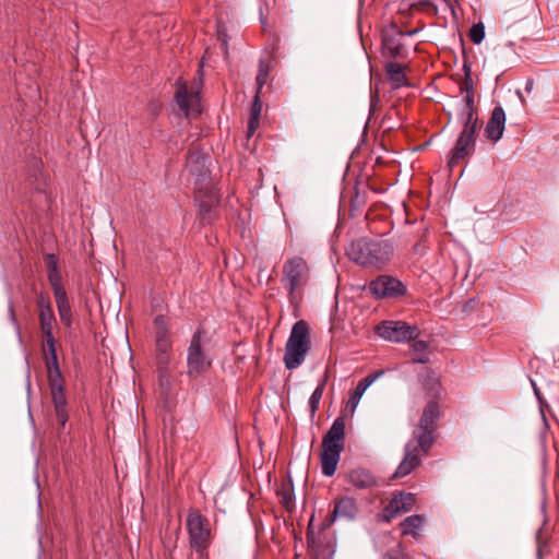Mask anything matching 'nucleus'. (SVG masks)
<instances>
[{
	"instance_id": "58836bf2",
	"label": "nucleus",
	"mask_w": 559,
	"mask_h": 559,
	"mask_svg": "<svg viewBox=\"0 0 559 559\" xmlns=\"http://www.w3.org/2000/svg\"><path fill=\"white\" fill-rule=\"evenodd\" d=\"M382 559H408L407 556L403 552L401 549V546L397 545L396 547L390 549L386 551Z\"/></svg>"
},
{
	"instance_id": "412c9836",
	"label": "nucleus",
	"mask_w": 559,
	"mask_h": 559,
	"mask_svg": "<svg viewBox=\"0 0 559 559\" xmlns=\"http://www.w3.org/2000/svg\"><path fill=\"white\" fill-rule=\"evenodd\" d=\"M199 214L203 223H211L215 217V206L218 204L219 199L214 191H210L205 195L198 199Z\"/></svg>"
},
{
	"instance_id": "c9c22d12",
	"label": "nucleus",
	"mask_w": 559,
	"mask_h": 559,
	"mask_svg": "<svg viewBox=\"0 0 559 559\" xmlns=\"http://www.w3.org/2000/svg\"><path fill=\"white\" fill-rule=\"evenodd\" d=\"M269 76V66L264 61L259 63V73L257 75V85L260 88L266 83Z\"/></svg>"
},
{
	"instance_id": "c85d7f7f",
	"label": "nucleus",
	"mask_w": 559,
	"mask_h": 559,
	"mask_svg": "<svg viewBox=\"0 0 559 559\" xmlns=\"http://www.w3.org/2000/svg\"><path fill=\"white\" fill-rule=\"evenodd\" d=\"M47 278L51 286L55 298H59V297L68 295L66 287L63 285V282H62V276H61L60 271L47 274Z\"/></svg>"
},
{
	"instance_id": "6e6552de",
	"label": "nucleus",
	"mask_w": 559,
	"mask_h": 559,
	"mask_svg": "<svg viewBox=\"0 0 559 559\" xmlns=\"http://www.w3.org/2000/svg\"><path fill=\"white\" fill-rule=\"evenodd\" d=\"M377 333L383 340L402 343L417 338L420 331L416 324L404 321H383L377 326Z\"/></svg>"
},
{
	"instance_id": "a18cd8bd",
	"label": "nucleus",
	"mask_w": 559,
	"mask_h": 559,
	"mask_svg": "<svg viewBox=\"0 0 559 559\" xmlns=\"http://www.w3.org/2000/svg\"><path fill=\"white\" fill-rule=\"evenodd\" d=\"M283 502L288 508L289 503L292 502V496L289 492H285L283 495Z\"/></svg>"
},
{
	"instance_id": "5701e85b",
	"label": "nucleus",
	"mask_w": 559,
	"mask_h": 559,
	"mask_svg": "<svg viewBox=\"0 0 559 559\" xmlns=\"http://www.w3.org/2000/svg\"><path fill=\"white\" fill-rule=\"evenodd\" d=\"M40 333L44 337L43 345H53L57 343L53 335V326L56 324V316H38Z\"/></svg>"
},
{
	"instance_id": "473e14b6",
	"label": "nucleus",
	"mask_w": 559,
	"mask_h": 559,
	"mask_svg": "<svg viewBox=\"0 0 559 559\" xmlns=\"http://www.w3.org/2000/svg\"><path fill=\"white\" fill-rule=\"evenodd\" d=\"M465 78L461 84V92L465 94H474V82L471 74V66L464 63L463 66Z\"/></svg>"
},
{
	"instance_id": "c756f323",
	"label": "nucleus",
	"mask_w": 559,
	"mask_h": 559,
	"mask_svg": "<svg viewBox=\"0 0 559 559\" xmlns=\"http://www.w3.org/2000/svg\"><path fill=\"white\" fill-rule=\"evenodd\" d=\"M325 388V380H323L321 383L317 385L314 391L312 392L310 399H309V407L311 412V416H314L319 408L320 401L322 399L323 392Z\"/></svg>"
},
{
	"instance_id": "0eeeda50",
	"label": "nucleus",
	"mask_w": 559,
	"mask_h": 559,
	"mask_svg": "<svg viewBox=\"0 0 559 559\" xmlns=\"http://www.w3.org/2000/svg\"><path fill=\"white\" fill-rule=\"evenodd\" d=\"M187 530L191 548L203 555L213 538L210 521L199 511L191 510L187 516Z\"/></svg>"
},
{
	"instance_id": "7c9ffc66",
	"label": "nucleus",
	"mask_w": 559,
	"mask_h": 559,
	"mask_svg": "<svg viewBox=\"0 0 559 559\" xmlns=\"http://www.w3.org/2000/svg\"><path fill=\"white\" fill-rule=\"evenodd\" d=\"M370 386L369 381H367L365 378L361 379L358 384L356 385L355 390L353 391L348 403L352 405L353 409H355L366 392V390Z\"/></svg>"
},
{
	"instance_id": "37998d69",
	"label": "nucleus",
	"mask_w": 559,
	"mask_h": 559,
	"mask_svg": "<svg viewBox=\"0 0 559 559\" xmlns=\"http://www.w3.org/2000/svg\"><path fill=\"white\" fill-rule=\"evenodd\" d=\"M9 314H10V319L11 321L13 322V324L15 325L16 328V331L19 332L20 331V326H19V323L16 321V317H15V313H14V309H13V306L12 304L10 302L9 304Z\"/></svg>"
},
{
	"instance_id": "a19ab883",
	"label": "nucleus",
	"mask_w": 559,
	"mask_h": 559,
	"mask_svg": "<svg viewBox=\"0 0 559 559\" xmlns=\"http://www.w3.org/2000/svg\"><path fill=\"white\" fill-rule=\"evenodd\" d=\"M259 124H260V119H258V118L253 119V118L249 117L248 131H247L248 138H250L254 134V132L259 128Z\"/></svg>"
},
{
	"instance_id": "72a5a7b5",
	"label": "nucleus",
	"mask_w": 559,
	"mask_h": 559,
	"mask_svg": "<svg viewBox=\"0 0 559 559\" xmlns=\"http://www.w3.org/2000/svg\"><path fill=\"white\" fill-rule=\"evenodd\" d=\"M471 40L478 45L485 38V26L483 23L474 24L469 31Z\"/></svg>"
},
{
	"instance_id": "ea45409f",
	"label": "nucleus",
	"mask_w": 559,
	"mask_h": 559,
	"mask_svg": "<svg viewBox=\"0 0 559 559\" xmlns=\"http://www.w3.org/2000/svg\"><path fill=\"white\" fill-rule=\"evenodd\" d=\"M262 110V104L260 102L259 95H257L252 102L251 108H250V117L253 119H260Z\"/></svg>"
},
{
	"instance_id": "393cba45",
	"label": "nucleus",
	"mask_w": 559,
	"mask_h": 559,
	"mask_svg": "<svg viewBox=\"0 0 559 559\" xmlns=\"http://www.w3.org/2000/svg\"><path fill=\"white\" fill-rule=\"evenodd\" d=\"M175 100L179 109L185 112L186 117L193 115L191 106L193 98L188 94L187 86L185 84H181L177 87L175 93Z\"/></svg>"
},
{
	"instance_id": "4c0bfd02",
	"label": "nucleus",
	"mask_w": 559,
	"mask_h": 559,
	"mask_svg": "<svg viewBox=\"0 0 559 559\" xmlns=\"http://www.w3.org/2000/svg\"><path fill=\"white\" fill-rule=\"evenodd\" d=\"M531 384H532L534 394L538 401L540 413L544 416V407H548L549 405L546 402V400L543 397L539 388L537 386L536 382L533 379H531Z\"/></svg>"
},
{
	"instance_id": "39448f33",
	"label": "nucleus",
	"mask_w": 559,
	"mask_h": 559,
	"mask_svg": "<svg viewBox=\"0 0 559 559\" xmlns=\"http://www.w3.org/2000/svg\"><path fill=\"white\" fill-rule=\"evenodd\" d=\"M310 349L309 325L306 321H297L290 331L285 345L284 364L288 370L298 368Z\"/></svg>"
},
{
	"instance_id": "de8ad7c7",
	"label": "nucleus",
	"mask_w": 559,
	"mask_h": 559,
	"mask_svg": "<svg viewBox=\"0 0 559 559\" xmlns=\"http://www.w3.org/2000/svg\"><path fill=\"white\" fill-rule=\"evenodd\" d=\"M403 33H404V36H414L415 34L418 33V29H411V31L403 32Z\"/></svg>"
},
{
	"instance_id": "a211bd4d",
	"label": "nucleus",
	"mask_w": 559,
	"mask_h": 559,
	"mask_svg": "<svg viewBox=\"0 0 559 559\" xmlns=\"http://www.w3.org/2000/svg\"><path fill=\"white\" fill-rule=\"evenodd\" d=\"M345 479L359 490L372 489L379 485L374 475L362 467H357L348 472Z\"/></svg>"
},
{
	"instance_id": "f8f14e48",
	"label": "nucleus",
	"mask_w": 559,
	"mask_h": 559,
	"mask_svg": "<svg viewBox=\"0 0 559 559\" xmlns=\"http://www.w3.org/2000/svg\"><path fill=\"white\" fill-rule=\"evenodd\" d=\"M403 37V31L399 29L394 24L384 29L382 33V47L384 55L393 59L404 58L406 56V50L402 43Z\"/></svg>"
},
{
	"instance_id": "c03bdc74",
	"label": "nucleus",
	"mask_w": 559,
	"mask_h": 559,
	"mask_svg": "<svg viewBox=\"0 0 559 559\" xmlns=\"http://www.w3.org/2000/svg\"><path fill=\"white\" fill-rule=\"evenodd\" d=\"M533 87H534V81L533 79H527L526 80V83H525V91L527 93H531L533 91Z\"/></svg>"
},
{
	"instance_id": "aec40b11",
	"label": "nucleus",
	"mask_w": 559,
	"mask_h": 559,
	"mask_svg": "<svg viewBox=\"0 0 559 559\" xmlns=\"http://www.w3.org/2000/svg\"><path fill=\"white\" fill-rule=\"evenodd\" d=\"M345 442V420L343 417H337L328 432L324 435L322 445H338L344 449Z\"/></svg>"
},
{
	"instance_id": "79ce46f5",
	"label": "nucleus",
	"mask_w": 559,
	"mask_h": 559,
	"mask_svg": "<svg viewBox=\"0 0 559 559\" xmlns=\"http://www.w3.org/2000/svg\"><path fill=\"white\" fill-rule=\"evenodd\" d=\"M384 370L381 369V370H377L370 374H368L367 377H365V379L367 381H369V384L371 385L374 381H377L380 377H382L384 374Z\"/></svg>"
},
{
	"instance_id": "bb28decb",
	"label": "nucleus",
	"mask_w": 559,
	"mask_h": 559,
	"mask_svg": "<svg viewBox=\"0 0 559 559\" xmlns=\"http://www.w3.org/2000/svg\"><path fill=\"white\" fill-rule=\"evenodd\" d=\"M412 348V361L414 364H427L429 361L428 355V343L421 340H413Z\"/></svg>"
},
{
	"instance_id": "b1692460",
	"label": "nucleus",
	"mask_w": 559,
	"mask_h": 559,
	"mask_svg": "<svg viewBox=\"0 0 559 559\" xmlns=\"http://www.w3.org/2000/svg\"><path fill=\"white\" fill-rule=\"evenodd\" d=\"M385 72L388 79L394 84L395 87L407 85V78L404 73L403 67L400 63L391 61L386 62Z\"/></svg>"
},
{
	"instance_id": "6ab92c4d",
	"label": "nucleus",
	"mask_w": 559,
	"mask_h": 559,
	"mask_svg": "<svg viewBox=\"0 0 559 559\" xmlns=\"http://www.w3.org/2000/svg\"><path fill=\"white\" fill-rule=\"evenodd\" d=\"M57 311L60 322L64 326L66 334L72 336L74 334L73 323L74 316L69 296L55 298Z\"/></svg>"
},
{
	"instance_id": "e433bc0d",
	"label": "nucleus",
	"mask_w": 559,
	"mask_h": 559,
	"mask_svg": "<svg viewBox=\"0 0 559 559\" xmlns=\"http://www.w3.org/2000/svg\"><path fill=\"white\" fill-rule=\"evenodd\" d=\"M45 263L47 267V274L59 271L58 259L55 253L45 254Z\"/></svg>"
},
{
	"instance_id": "9b49d317",
	"label": "nucleus",
	"mask_w": 559,
	"mask_h": 559,
	"mask_svg": "<svg viewBox=\"0 0 559 559\" xmlns=\"http://www.w3.org/2000/svg\"><path fill=\"white\" fill-rule=\"evenodd\" d=\"M358 514V506L353 497H342L335 500L333 511L330 516L325 519L323 527H330L335 521L345 520L354 521Z\"/></svg>"
},
{
	"instance_id": "f704fd0d",
	"label": "nucleus",
	"mask_w": 559,
	"mask_h": 559,
	"mask_svg": "<svg viewBox=\"0 0 559 559\" xmlns=\"http://www.w3.org/2000/svg\"><path fill=\"white\" fill-rule=\"evenodd\" d=\"M459 112L477 114V109L474 106V94H465L464 99L460 104Z\"/></svg>"
},
{
	"instance_id": "f3484780",
	"label": "nucleus",
	"mask_w": 559,
	"mask_h": 559,
	"mask_svg": "<svg viewBox=\"0 0 559 559\" xmlns=\"http://www.w3.org/2000/svg\"><path fill=\"white\" fill-rule=\"evenodd\" d=\"M506 112L501 106H496L492 109L491 117L489 118L485 128L487 139L497 142L499 141L504 131Z\"/></svg>"
},
{
	"instance_id": "1a4fd4ad",
	"label": "nucleus",
	"mask_w": 559,
	"mask_h": 559,
	"mask_svg": "<svg viewBox=\"0 0 559 559\" xmlns=\"http://www.w3.org/2000/svg\"><path fill=\"white\" fill-rule=\"evenodd\" d=\"M368 287L377 299L399 298L407 292L406 285L391 275H379Z\"/></svg>"
},
{
	"instance_id": "4468645a",
	"label": "nucleus",
	"mask_w": 559,
	"mask_h": 559,
	"mask_svg": "<svg viewBox=\"0 0 559 559\" xmlns=\"http://www.w3.org/2000/svg\"><path fill=\"white\" fill-rule=\"evenodd\" d=\"M416 502V496L412 492H401L394 496L390 502L383 509V516L386 521H390L402 513H406L412 510Z\"/></svg>"
},
{
	"instance_id": "a878e982",
	"label": "nucleus",
	"mask_w": 559,
	"mask_h": 559,
	"mask_svg": "<svg viewBox=\"0 0 559 559\" xmlns=\"http://www.w3.org/2000/svg\"><path fill=\"white\" fill-rule=\"evenodd\" d=\"M439 418V406L436 402H429L419 419L418 426L421 428H430L433 429L436 420Z\"/></svg>"
},
{
	"instance_id": "4be33fe9",
	"label": "nucleus",
	"mask_w": 559,
	"mask_h": 559,
	"mask_svg": "<svg viewBox=\"0 0 559 559\" xmlns=\"http://www.w3.org/2000/svg\"><path fill=\"white\" fill-rule=\"evenodd\" d=\"M433 431L435 429L421 428L420 426L415 428L413 431V438L409 441H413L414 447H417V453L419 450L424 453H428L435 441Z\"/></svg>"
},
{
	"instance_id": "ddd939ff",
	"label": "nucleus",
	"mask_w": 559,
	"mask_h": 559,
	"mask_svg": "<svg viewBox=\"0 0 559 559\" xmlns=\"http://www.w3.org/2000/svg\"><path fill=\"white\" fill-rule=\"evenodd\" d=\"M207 159V155L198 150L190 152L187 157V168L195 177V183L200 187H205L209 179Z\"/></svg>"
},
{
	"instance_id": "7ed1b4c3",
	"label": "nucleus",
	"mask_w": 559,
	"mask_h": 559,
	"mask_svg": "<svg viewBox=\"0 0 559 559\" xmlns=\"http://www.w3.org/2000/svg\"><path fill=\"white\" fill-rule=\"evenodd\" d=\"M216 344L214 332L202 325L195 330L187 348V367L190 378L203 374L211 368Z\"/></svg>"
},
{
	"instance_id": "2eb2a0df",
	"label": "nucleus",
	"mask_w": 559,
	"mask_h": 559,
	"mask_svg": "<svg viewBox=\"0 0 559 559\" xmlns=\"http://www.w3.org/2000/svg\"><path fill=\"white\" fill-rule=\"evenodd\" d=\"M421 460L419 453H417V447H414L413 441H408L405 444V455L402 462L393 474V478H400L411 474L417 466H419Z\"/></svg>"
},
{
	"instance_id": "423d86ee",
	"label": "nucleus",
	"mask_w": 559,
	"mask_h": 559,
	"mask_svg": "<svg viewBox=\"0 0 559 559\" xmlns=\"http://www.w3.org/2000/svg\"><path fill=\"white\" fill-rule=\"evenodd\" d=\"M309 278V266L301 257L287 260L283 266L282 283L287 292L290 304L300 298L299 288L304 287Z\"/></svg>"
},
{
	"instance_id": "9d476101",
	"label": "nucleus",
	"mask_w": 559,
	"mask_h": 559,
	"mask_svg": "<svg viewBox=\"0 0 559 559\" xmlns=\"http://www.w3.org/2000/svg\"><path fill=\"white\" fill-rule=\"evenodd\" d=\"M157 364L159 368H166L169 364V352L171 349V341L166 320L163 316L154 319Z\"/></svg>"
},
{
	"instance_id": "dca6fc26",
	"label": "nucleus",
	"mask_w": 559,
	"mask_h": 559,
	"mask_svg": "<svg viewBox=\"0 0 559 559\" xmlns=\"http://www.w3.org/2000/svg\"><path fill=\"white\" fill-rule=\"evenodd\" d=\"M343 450L344 449L338 445H322L320 462L321 471L324 476L331 477L335 474Z\"/></svg>"
},
{
	"instance_id": "cd10ccee",
	"label": "nucleus",
	"mask_w": 559,
	"mask_h": 559,
	"mask_svg": "<svg viewBox=\"0 0 559 559\" xmlns=\"http://www.w3.org/2000/svg\"><path fill=\"white\" fill-rule=\"evenodd\" d=\"M424 521L425 519L423 515L416 514L407 516L401 524L403 534L416 537L424 524Z\"/></svg>"
},
{
	"instance_id": "f03ea898",
	"label": "nucleus",
	"mask_w": 559,
	"mask_h": 559,
	"mask_svg": "<svg viewBox=\"0 0 559 559\" xmlns=\"http://www.w3.org/2000/svg\"><path fill=\"white\" fill-rule=\"evenodd\" d=\"M51 400L59 427L63 429L69 418L63 377L60 370L56 344L41 346Z\"/></svg>"
},
{
	"instance_id": "2f4dec72",
	"label": "nucleus",
	"mask_w": 559,
	"mask_h": 559,
	"mask_svg": "<svg viewBox=\"0 0 559 559\" xmlns=\"http://www.w3.org/2000/svg\"><path fill=\"white\" fill-rule=\"evenodd\" d=\"M36 306L38 308V316H48L55 313L49 297L44 293L38 294L36 298Z\"/></svg>"
},
{
	"instance_id": "f257e3e1",
	"label": "nucleus",
	"mask_w": 559,
	"mask_h": 559,
	"mask_svg": "<svg viewBox=\"0 0 559 559\" xmlns=\"http://www.w3.org/2000/svg\"><path fill=\"white\" fill-rule=\"evenodd\" d=\"M393 246L388 239L361 237L346 248V255L366 269H381L391 259Z\"/></svg>"
},
{
	"instance_id": "09e8293b",
	"label": "nucleus",
	"mask_w": 559,
	"mask_h": 559,
	"mask_svg": "<svg viewBox=\"0 0 559 559\" xmlns=\"http://www.w3.org/2000/svg\"><path fill=\"white\" fill-rule=\"evenodd\" d=\"M516 94H518V96H519V98H520L521 103L524 105V104H525V98H524V96L522 95L521 91H516Z\"/></svg>"
},
{
	"instance_id": "20e7f679",
	"label": "nucleus",
	"mask_w": 559,
	"mask_h": 559,
	"mask_svg": "<svg viewBox=\"0 0 559 559\" xmlns=\"http://www.w3.org/2000/svg\"><path fill=\"white\" fill-rule=\"evenodd\" d=\"M457 122L462 130L450 154L448 162L450 168L459 164L460 160L474 154L476 132L479 128L478 114L457 112Z\"/></svg>"
},
{
	"instance_id": "49530a36",
	"label": "nucleus",
	"mask_w": 559,
	"mask_h": 559,
	"mask_svg": "<svg viewBox=\"0 0 559 559\" xmlns=\"http://www.w3.org/2000/svg\"><path fill=\"white\" fill-rule=\"evenodd\" d=\"M222 50H223V52H224V55H225V56H227V55H228V50H227V40H226V39H224V40L222 41Z\"/></svg>"
}]
</instances>
